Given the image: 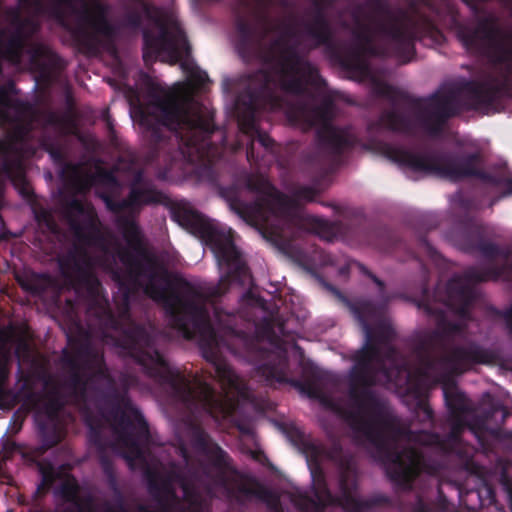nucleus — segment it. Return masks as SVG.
I'll list each match as a JSON object with an SVG mask.
<instances>
[{"label": "nucleus", "mask_w": 512, "mask_h": 512, "mask_svg": "<svg viewBox=\"0 0 512 512\" xmlns=\"http://www.w3.org/2000/svg\"><path fill=\"white\" fill-rule=\"evenodd\" d=\"M181 67L187 80L169 89L164 99L154 107L153 113L169 129L186 130L188 134H181V140L200 153L204 144L200 143L199 138L204 141L213 125L210 114L193 99V90L206 81L207 74L190 61L182 62Z\"/></svg>", "instance_id": "f257e3e1"}, {"label": "nucleus", "mask_w": 512, "mask_h": 512, "mask_svg": "<svg viewBox=\"0 0 512 512\" xmlns=\"http://www.w3.org/2000/svg\"><path fill=\"white\" fill-rule=\"evenodd\" d=\"M266 189L267 197L255 217L265 234H269L271 238L282 237L283 227L295 221L300 216V211L296 203L286 195L269 186Z\"/></svg>", "instance_id": "f03ea898"}, {"label": "nucleus", "mask_w": 512, "mask_h": 512, "mask_svg": "<svg viewBox=\"0 0 512 512\" xmlns=\"http://www.w3.org/2000/svg\"><path fill=\"white\" fill-rule=\"evenodd\" d=\"M216 372L221 384L222 394L217 395L214 389L205 383L199 386V395L211 413L218 411L223 417H227L236 407V398L246 395V388L231 368L219 366Z\"/></svg>", "instance_id": "7ed1b4c3"}, {"label": "nucleus", "mask_w": 512, "mask_h": 512, "mask_svg": "<svg viewBox=\"0 0 512 512\" xmlns=\"http://www.w3.org/2000/svg\"><path fill=\"white\" fill-rule=\"evenodd\" d=\"M459 38L467 49L487 46V53L493 62L503 64L508 70H512V36H502L498 32L487 31L485 27H481L471 35L462 30Z\"/></svg>", "instance_id": "20e7f679"}, {"label": "nucleus", "mask_w": 512, "mask_h": 512, "mask_svg": "<svg viewBox=\"0 0 512 512\" xmlns=\"http://www.w3.org/2000/svg\"><path fill=\"white\" fill-rule=\"evenodd\" d=\"M155 25L160 32V36L157 39H152L147 32L144 33V57H148L151 50L157 58L164 62L171 64L177 62L186 47L183 32L174 23L165 26L162 21L157 20Z\"/></svg>", "instance_id": "39448f33"}, {"label": "nucleus", "mask_w": 512, "mask_h": 512, "mask_svg": "<svg viewBox=\"0 0 512 512\" xmlns=\"http://www.w3.org/2000/svg\"><path fill=\"white\" fill-rule=\"evenodd\" d=\"M211 249L221 268L246 271L242 265L239 253L233 244V237L230 230L212 232L209 238Z\"/></svg>", "instance_id": "423d86ee"}, {"label": "nucleus", "mask_w": 512, "mask_h": 512, "mask_svg": "<svg viewBox=\"0 0 512 512\" xmlns=\"http://www.w3.org/2000/svg\"><path fill=\"white\" fill-rule=\"evenodd\" d=\"M132 354L140 364L150 369L151 372L172 382H176L178 379L181 381L183 380L178 371L172 369L164 357L157 351H154L153 353L143 352L140 354L133 351Z\"/></svg>", "instance_id": "0eeeda50"}, {"label": "nucleus", "mask_w": 512, "mask_h": 512, "mask_svg": "<svg viewBox=\"0 0 512 512\" xmlns=\"http://www.w3.org/2000/svg\"><path fill=\"white\" fill-rule=\"evenodd\" d=\"M302 69L303 63L300 62L288 61L282 64L279 81L285 90L291 92L302 90Z\"/></svg>", "instance_id": "6e6552de"}, {"label": "nucleus", "mask_w": 512, "mask_h": 512, "mask_svg": "<svg viewBox=\"0 0 512 512\" xmlns=\"http://www.w3.org/2000/svg\"><path fill=\"white\" fill-rule=\"evenodd\" d=\"M101 198L104 200L107 207L111 210L127 211L128 213H133L138 208V206L149 201L146 188L142 189V185L138 184L133 186L128 201L116 204L107 196H101Z\"/></svg>", "instance_id": "1a4fd4ad"}, {"label": "nucleus", "mask_w": 512, "mask_h": 512, "mask_svg": "<svg viewBox=\"0 0 512 512\" xmlns=\"http://www.w3.org/2000/svg\"><path fill=\"white\" fill-rule=\"evenodd\" d=\"M128 249L135 258L142 256L144 253V242L142 235L133 221H129L123 231Z\"/></svg>", "instance_id": "9d476101"}, {"label": "nucleus", "mask_w": 512, "mask_h": 512, "mask_svg": "<svg viewBox=\"0 0 512 512\" xmlns=\"http://www.w3.org/2000/svg\"><path fill=\"white\" fill-rule=\"evenodd\" d=\"M475 160V158H471L453 163L450 168L441 171L440 174L442 177L452 181H456L464 176L474 175L475 171L470 166Z\"/></svg>", "instance_id": "9b49d317"}, {"label": "nucleus", "mask_w": 512, "mask_h": 512, "mask_svg": "<svg viewBox=\"0 0 512 512\" xmlns=\"http://www.w3.org/2000/svg\"><path fill=\"white\" fill-rule=\"evenodd\" d=\"M185 314L189 316V320L201 333L204 332L205 328L199 323L200 319L205 317V313L202 309L186 307Z\"/></svg>", "instance_id": "f8f14e48"}, {"label": "nucleus", "mask_w": 512, "mask_h": 512, "mask_svg": "<svg viewBox=\"0 0 512 512\" xmlns=\"http://www.w3.org/2000/svg\"><path fill=\"white\" fill-rule=\"evenodd\" d=\"M397 161L401 162L404 165H407L408 167L412 168L416 171H424L426 169L423 161L419 158H416L411 155H402L401 157L396 159Z\"/></svg>", "instance_id": "ddd939ff"}, {"label": "nucleus", "mask_w": 512, "mask_h": 512, "mask_svg": "<svg viewBox=\"0 0 512 512\" xmlns=\"http://www.w3.org/2000/svg\"><path fill=\"white\" fill-rule=\"evenodd\" d=\"M22 53V46L18 41L11 42L6 51V56L14 63L19 62L20 54Z\"/></svg>", "instance_id": "4468645a"}, {"label": "nucleus", "mask_w": 512, "mask_h": 512, "mask_svg": "<svg viewBox=\"0 0 512 512\" xmlns=\"http://www.w3.org/2000/svg\"><path fill=\"white\" fill-rule=\"evenodd\" d=\"M104 10L103 7L98 2V46L100 45V36L104 32V20H103Z\"/></svg>", "instance_id": "2eb2a0df"}, {"label": "nucleus", "mask_w": 512, "mask_h": 512, "mask_svg": "<svg viewBox=\"0 0 512 512\" xmlns=\"http://www.w3.org/2000/svg\"><path fill=\"white\" fill-rule=\"evenodd\" d=\"M7 356L6 354H3L0 357V386L4 382L6 376H7Z\"/></svg>", "instance_id": "dca6fc26"}, {"label": "nucleus", "mask_w": 512, "mask_h": 512, "mask_svg": "<svg viewBox=\"0 0 512 512\" xmlns=\"http://www.w3.org/2000/svg\"><path fill=\"white\" fill-rule=\"evenodd\" d=\"M145 292H146V294H148L151 298H153L155 300H162L166 294L165 291H157L149 286H147L145 288Z\"/></svg>", "instance_id": "f3484780"}, {"label": "nucleus", "mask_w": 512, "mask_h": 512, "mask_svg": "<svg viewBox=\"0 0 512 512\" xmlns=\"http://www.w3.org/2000/svg\"><path fill=\"white\" fill-rule=\"evenodd\" d=\"M418 469V459L416 458L415 455H413L412 459H411V466L405 471V473L407 475H412L414 473H416Z\"/></svg>", "instance_id": "a211bd4d"}, {"label": "nucleus", "mask_w": 512, "mask_h": 512, "mask_svg": "<svg viewBox=\"0 0 512 512\" xmlns=\"http://www.w3.org/2000/svg\"><path fill=\"white\" fill-rule=\"evenodd\" d=\"M256 142L263 147L268 148L271 145L272 140L268 136L258 135Z\"/></svg>", "instance_id": "6ab92c4d"}, {"label": "nucleus", "mask_w": 512, "mask_h": 512, "mask_svg": "<svg viewBox=\"0 0 512 512\" xmlns=\"http://www.w3.org/2000/svg\"><path fill=\"white\" fill-rule=\"evenodd\" d=\"M505 318L509 325L512 327V305L511 308L505 313Z\"/></svg>", "instance_id": "aec40b11"}, {"label": "nucleus", "mask_w": 512, "mask_h": 512, "mask_svg": "<svg viewBox=\"0 0 512 512\" xmlns=\"http://www.w3.org/2000/svg\"><path fill=\"white\" fill-rule=\"evenodd\" d=\"M77 512H94L90 506H81L77 508Z\"/></svg>", "instance_id": "412c9836"}, {"label": "nucleus", "mask_w": 512, "mask_h": 512, "mask_svg": "<svg viewBox=\"0 0 512 512\" xmlns=\"http://www.w3.org/2000/svg\"><path fill=\"white\" fill-rule=\"evenodd\" d=\"M97 177H98V188H99L103 183V176H102V172L99 167H98Z\"/></svg>", "instance_id": "4be33fe9"}, {"label": "nucleus", "mask_w": 512, "mask_h": 512, "mask_svg": "<svg viewBox=\"0 0 512 512\" xmlns=\"http://www.w3.org/2000/svg\"><path fill=\"white\" fill-rule=\"evenodd\" d=\"M508 193H512V179L508 181L507 183Z\"/></svg>", "instance_id": "5701e85b"}, {"label": "nucleus", "mask_w": 512, "mask_h": 512, "mask_svg": "<svg viewBox=\"0 0 512 512\" xmlns=\"http://www.w3.org/2000/svg\"><path fill=\"white\" fill-rule=\"evenodd\" d=\"M254 145H255V141H253V142H252L251 149L247 152L248 157H253V152H252V150H253Z\"/></svg>", "instance_id": "b1692460"}, {"label": "nucleus", "mask_w": 512, "mask_h": 512, "mask_svg": "<svg viewBox=\"0 0 512 512\" xmlns=\"http://www.w3.org/2000/svg\"><path fill=\"white\" fill-rule=\"evenodd\" d=\"M97 375H98V384L100 383V379H101V367H100V364L98 363V372H97Z\"/></svg>", "instance_id": "393cba45"}, {"label": "nucleus", "mask_w": 512, "mask_h": 512, "mask_svg": "<svg viewBox=\"0 0 512 512\" xmlns=\"http://www.w3.org/2000/svg\"><path fill=\"white\" fill-rule=\"evenodd\" d=\"M5 100H6L5 96L2 93H0V104L4 105L5 104Z\"/></svg>", "instance_id": "a878e982"}, {"label": "nucleus", "mask_w": 512, "mask_h": 512, "mask_svg": "<svg viewBox=\"0 0 512 512\" xmlns=\"http://www.w3.org/2000/svg\"><path fill=\"white\" fill-rule=\"evenodd\" d=\"M209 337L211 342H215V336L212 331L209 330Z\"/></svg>", "instance_id": "bb28decb"}, {"label": "nucleus", "mask_w": 512, "mask_h": 512, "mask_svg": "<svg viewBox=\"0 0 512 512\" xmlns=\"http://www.w3.org/2000/svg\"><path fill=\"white\" fill-rule=\"evenodd\" d=\"M135 345H137V346H141V345H142L141 340H140V339H137V340L135 341Z\"/></svg>", "instance_id": "cd10ccee"}, {"label": "nucleus", "mask_w": 512, "mask_h": 512, "mask_svg": "<svg viewBox=\"0 0 512 512\" xmlns=\"http://www.w3.org/2000/svg\"><path fill=\"white\" fill-rule=\"evenodd\" d=\"M98 250L100 249V238L98 237V244H97Z\"/></svg>", "instance_id": "c85d7f7f"}, {"label": "nucleus", "mask_w": 512, "mask_h": 512, "mask_svg": "<svg viewBox=\"0 0 512 512\" xmlns=\"http://www.w3.org/2000/svg\"><path fill=\"white\" fill-rule=\"evenodd\" d=\"M121 260H122V262H126V260H125V256H124V255H123V256H121Z\"/></svg>", "instance_id": "c756f323"}]
</instances>
